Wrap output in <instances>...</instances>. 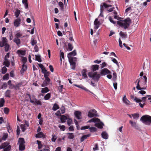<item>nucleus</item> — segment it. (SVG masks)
<instances>
[{"label": "nucleus", "instance_id": "22", "mask_svg": "<svg viewBox=\"0 0 151 151\" xmlns=\"http://www.w3.org/2000/svg\"><path fill=\"white\" fill-rule=\"evenodd\" d=\"M9 143L7 142H5L3 143L0 146V149H2L5 148L8 145Z\"/></svg>", "mask_w": 151, "mask_h": 151}, {"label": "nucleus", "instance_id": "50", "mask_svg": "<svg viewBox=\"0 0 151 151\" xmlns=\"http://www.w3.org/2000/svg\"><path fill=\"white\" fill-rule=\"evenodd\" d=\"M6 128L7 131L9 133H11L12 132V129L9 125H8V126H6Z\"/></svg>", "mask_w": 151, "mask_h": 151}, {"label": "nucleus", "instance_id": "63", "mask_svg": "<svg viewBox=\"0 0 151 151\" xmlns=\"http://www.w3.org/2000/svg\"><path fill=\"white\" fill-rule=\"evenodd\" d=\"M11 147L10 145H8L6 147L4 148V151H9Z\"/></svg>", "mask_w": 151, "mask_h": 151}, {"label": "nucleus", "instance_id": "54", "mask_svg": "<svg viewBox=\"0 0 151 151\" xmlns=\"http://www.w3.org/2000/svg\"><path fill=\"white\" fill-rule=\"evenodd\" d=\"M5 50L6 52H8L9 50L10 47L9 45L7 43L6 45H4Z\"/></svg>", "mask_w": 151, "mask_h": 151}, {"label": "nucleus", "instance_id": "34", "mask_svg": "<svg viewBox=\"0 0 151 151\" xmlns=\"http://www.w3.org/2000/svg\"><path fill=\"white\" fill-rule=\"evenodd\" d=\"M5 61L4 62L3 64L5 65L7 67H9L10 65V62L8 60H4Z\"/></svg>", "mask_w": 151, "mask_h": 151}, {"label": "nucleus", "instance_id": "23", "mask_svg": "<svg viewBox=\"0 0 151 151\" xmlns=\"http://www.w3.org/2000/svg\"><path fill=\"white\" fill-rule=\"evenodd\" d=\"M67 119V117L65 115H63L61 116L60 118V120L62 123L65 122Z\"/></svg>", "mask_w": 151, "mask_h": 151}, {"label": "nucleus", "instance_id": "47", "mask_svg": "<svg viewBox=\"0 0 151 151\" xmlns=\"http://www.w3.org/2000/svg\"><path fill=\"white\" fill-rule=\"evenodd\" d=\"M111 61L114 63L116 64L117 66H119V63L116 60L113 58H111Z\"/></svg>", "mask_w": 151, "mask_h": 151}, {"label": "nucleus", "instance_id": "32", "mask_svg": "<svg viewBox=\"0 0 151 151\" xmlns=\"http://www.w3.org/2000/svg\"><path fill=\"white\" fill-rule=\"evenodd\" d=\"M43 133L42 132H40L36 135L35 137L37 138H41L44 136Z\"/></svg>", "mask_w": 151, "mask_h": 151}, {"label": "nucleus", "instance_id": "62", "mask_svg": "<svg viewBox=\"0 0 151 151\" xmlns=\"http://www.w3.org/2000/svg\"><path fill=\"white\" fill-rule=\"evenodd\" d=\"M22 34L20 32L17 33L15 35V38H19L22 36Z\"/></svg>", "mask_w": 151, "mask_h": 151}, {"label": "nucleus", "instance_id": "58", "mask_svg": "<svg viewBox=\"0 0 151 151\" xmlns=\"http://www.w3.org/2000/svg\"><path fill=\"white\" fill-rule=\"evenodd\" d=\"M9 109L7 107L4 108V111L5 114H8L9 112Z\"/></svg>", "mask_w": 151, "mask_h": 151}, {"label": "nucleus", "instance_id": "46", "mask_svg": "<svg viewBox=\"0 0 151 151\" xmlns=\"http://www.w3.org/2000/svg\"><path fill=\"white\" fill-rule=\"evenodd\" d=\"M25 146L24 144L19 145V150L21 151H23L25 149Z\"/></svg>", "mask_w": 151, "mask_h": 151}, {"label": "nucleus", "instance_id": "40", "mask_svg": "<svg viewBox=\"0 0 151 151\" xmlns=\"http://www.w3.org/2000/svg\"><path fill=\"white\" fill-rule=\"evenodd\" d=\"M18 143L19 145L24 144V143H25V142L24 138H19L18 141Z\"/></svg>", "mask_w": 151, "mask_h": 151}, {"label": "nucleus", "instance_id": "12", "mask_svg": "<svg viewBox=\"0 0 151 151\" xmlns=\"http://www.w3.org/2000/svg\"><path fill=\"white\" fill-rule=\"evenodd\" d=\"M143 69H147L149 70L150 67V63L147 61L146 63H144L143 64Z\"/></svg>", "mask_w": 151, "mask_h": 151}, {"label": "nucleus", "instance_id": "44", "mask_svg": "<svg viewBox=\"0 0 151 151\" xmlns=\"http://www.w3.org/2000/svg\"><path fill=\"white\" fill-rule=\"evenodd\" d=\"M88 116L89 118H91L94 116H95L93 113L92 112V111H91V110L88 112Z\"/></svg>", "mask_w": 151, "mask_h": 151}, {"label": "nucleus", "instance_id": "37", "mask_svg": "<svg viewBox=\"0 0 151 151\" xmlns=\"http://www.w3.org/2000/svg\"><path fill=\"white\" fill-rule=\"evenodd\" d=\"M17 53L19 55H24L25 54V51L19 50L17 51Z\"/></svg>", "mask_w": 151, "mask_h": 151}, {"label": "nucleus", "instance_id": "21", "mask_svg": "<svg viewBox=\"0 0 151 151\" xmlns=\"http://www.w3.org/2000/svg\"><path fill=\"white\" fill-rule=\"evenodd\" d=\"M99 68V65H95L92 66L91 69L94 72L95 71L98 70Z\"/></svg>", "mask_w": 151, "mask_h": 151}, {"label": "nucleus", "instance_id": "35", "mask_svg": "<svg viewBox=\"0 0 151 151\" xmlns=\"http://www.w3.org/2000/svg\"><path fill=\"white\" fill-rule=\"evenodd\" d=\"M35 59L36 61H37L39 62H41L42 60L40 58V56L39 55H35Z\"/></svg>", "mask_w": 151, "mask_h": 151}, {"label": "nucleus", "instance_id": "6", "mask_svg": "<svg viewBox=\"0 0 151 151\" xmlns=\"http://www.w3.org/2000/svg\"><path fill=\"white\" fill-rule=\"evenodd\" d=\"M100 12H103L104 10V7L105 8H106L109 7H111L112 6L111 5L105 3H103L101 4L100 5Z\"/></svg>", "mask_w": 151, "mask_h": 151}, {"label": "nucleus", "instance_id": "13", "mask_svg": "<svg viewBox=\"0 0 151 151\" xmlns=\"http://www.w3.org/2000/svg\"><path fill=\"white\" fill-rule=\"evenodd\" d=\"M74 86L78 88L83 90L87 92H89L90 93H93L91 92L89 90L82 85H79L77 84H74Z\"/></svg>", "mask_w": 151, "mask_h": 151}, {"label": "nucleus", "instance_id": "8", "mask_svg": "<svg viewBox=\"0 0 151 151\" xmlns=\"http://www.w3.org/2000/svg\"><path fill=\"white\" fill-rule=\"evenodd\" d=\"M7 39L5 37H3L1 41L0 42V47H1L4 46L7 44Z\"/></svg>", "mask_w": 151, "mask_h": 151}, {"label": "nucleus", "instance_id": "9", "mask_svg": "<svg viewBox=\"0 0 151 151\" xmlns=\"http://www.w3.org/2000/svg\"><path fill=\"white\" fill-rule=\"evenodd\" d=\"M81 113L79 111H76L74 112V115L78 119H82Z\"/></svg>", "mask_w": 151, "mask_h": 151}, {"label": "nucleus", "instance_id": "14", "mask_svg": "<svg viewBox=\"0 0 151 151\" xmlns=\"http://www.w3.org/2000/svg\"><path fill=\"white\" fill-rule=\"evenodd\" d=\"M97 122L95 124V126L99 129L102 128L103 126L104 125V124L102 122H101L100 121L99 122Z\"/></svg>", "mask_w": 151, "mask_h": 151}, {"label": "nucleus", "instance_id": "56", "mask_svg": "<svg viewBox=\"0 0 151 151\" xmlns=\"http://www.w3.org/2000/svg\"><path fill=\"white\" fill-rule=\"evenodd\" d=\"M68 50L69 51H71L73 49V47L72 44L70 43H68Z\"/></svg>", "mask_w": 151, "mask_h": 151}, {"label": "nucleus", "instance_id": "10", "mask_svg": "<svg viewBox=\"0 0 151 151\" xmlns=\"http://www.w3.org/2000/svg\"><path fill=\"white\" fill-rule=\"evenodd\" d=\"M94 29H98L100 24L99 21H98V18H96L95 19L94 22Z\"/></svg>", "mask_w": 151, "mask_h": 151}, {"label": "nucleus", "instance_id": "15", "mask_svg": "<svg viewBox=\"0 0 151 151\" xmlns=\"http://www.w3.org/2000/svg\"><path fill=\"white\" fill-rule=\"evenodd\" d=\"M23 84V82H21L16 84V85H15L14 90H16L19 89L20 87L22 86Z\"/></svg>", "mask_w": 151, "mask_h": 151}, {"label": "nucleus", "instance_id": "39", "mask_svg": "<svg viewBox=\"0 0 151 151\" xmlns=\"http://www.w3.org/2000/svg\"><path fill=\"white\" fill-rule=\"evenodd\" d=\"M49 91V90L47 87L42 88L41 90V92L42 93H46Z\"/></svg>", "mask_w": 151, "mask_h": 151}, {"label": "nucleus", "instance_id": "26", "mask_svg": "<svg viewBox=\"0 0 151 151\" xmlns=\"http://www.w3.org/2000/svg\"><path fill=\"white\" fill-rule=\"evenodd\" d=\"M27 68V66L25 64H23L22 65V68L20 72L21 73H23L26 71Z\"/></svg>", "mask_w": 151, "mask_h": 151}, {"label": "nucleus", "instance_id": "55", "mask_svg": "<svg viewBox=\"0 0 151 151\" xmlns=\"http://www.w3.org/2000/svg\"><path fill=\"white\" fill-rule=\"evenodd\" d=\"M9 78V75L7 73L3 77V80H7Z\"/></svg>", "mask_w": 151, "mask_h": 151}, {"label": "nucleus", "instance_id": "43", "mask_svg": "<svg viewBox=\"0 0 151 151\" xmlns=\"http://www.w3.org/2000/svg\"><path fill=\"white\" fill-rule=\"evenodd\" d=\"M58 5L60 7V10L63 11L64 9V5L63 3L61 1H60L58 3Z\"/></svg>", "mask_w": 151, "mask_h": 151}, {"label": "nucleus", "instance_id": "18", "mask_svg": "<svg viewBox=\"0 0 151 151\" xmlns=\"http://www.w3.org/2000/svg\"><path fill=\"white\" fill-rule=\"evenodd\" d=\"M131 98L132 99L134 100V101H135L137 103L141 102L142 101V100L136 97L134 98V96L133 95H131Z\"/></svg>", "mask_w": 151, "mask_h": 151}, {"label": "nucleus", "instance_id": "5", "mask_svg": "<svg viewBox=\"0 0 151 151\" xmlns=\"http://www.w3.org/2000/svg\"><path fill=\"white\" fill-rule=\"evenodd\" d=\"M108 74H111V73L107 68H104L101 70L100 74L101 76H105Z\"/></svg>", "mask_w": 151, "mask_h": 151}, {"label": "nucleus", "instance_id": "33", "mask_svg": "<svg viewBox=\"0 0 151 151\" xmlns=\"http://www.w3.org/2000/svg\"><path fill=\"white\" fill-rule=\"evenodd\" d=\"M5 101L4 98H1L0 99V107L3 106L5 103Z\"/></svg>", "mask_w": 151, "mask_h": 151}, {"label": "nucleus", "instance_id": "64", "mask_svg": "<svg viewBox=\"0 0 151 151\" xmlns=\"http://www.w3.org/2000/svg\"><path fill=\"white\" fill-rule=\"evenodd\" d=\"M43 150L45 151H50V148L48 146L45 145Z\"/></svg>", "mask_w": 151, "mask_h": 151}, {"label": "nucleus", "instance_id": "38", "mask_svg": "<svg viewBox=\"0 0 151 151\" xmlns=\"http://www.w3.org/2000/svg\"><path fill=\"white\" fill-rule=\"evenodd\" d=\"M119 34L122 38H126L127 37V35L126 34L123 33L122 31H121L120 32Z\"/></svg>", "mask_w": 151, "mask_h": 151}, {"label": "nucleus", "instance_id": "4", "mask_svg": "<svg viewBox=\"0 0 151 151\" xmlns=\"http://www.w3.org/2000/svg\"><path fill=\"white\" fill-rule=\"evenodd\" d=\"M88 76L92 78L94 81L98 82L101 77V75L97 73V72H89L88 74Z\"/></svg>", "mask_w": 151, "mask_h": 151}, {"label": "nucleus", "instance_id": "20", "mask_svg": "<svg viewBox=\"0 0 151 151\" xmlns=\"http://www.w3.org/2000/svg\"><path fill=\"white\" fill-rule=\"evenodd\" d=\"M123 102L126 105H128L129 104V101L127 99L126 96L124 95L123 98Z\"/></svg>", "mask_w": 151, "mask_h": 151}, {"label": "nucleus", "instance_id": "17", "mask_svg": "<svg viewBox=\"0 0 151 151\" xmlns=\"http://www.w3.org/2000/svg\"><path fill=\"white\" fill-rule=\"evenodd\" d=\"M69 63H75L76 61V58L74 57H68Z\"/></svg>", "mask_w": 151, "mask_h": 151}, {"label": "nucleus", "instance_id": "45", "mask_svg": "<svg viewBox=\"0 0 151 151\" xmlns=\"http://www.w3.org/2000/svg\"><path fill=\"white\" fill-rule=\"evenodd\" d=\"M50 93H48L44 97V99L45 100H48L50 98Z\"/></svg>", "mask_w": 151, "mask_h": 151}, {"label": "nucleus", "instance_id": "49", "mask_svg": "<svg viewBox=\"0 0 151 151\" xmlns=\"http://www.w3.org/2000/svg\"><path fill=\"white\" fill-rule=\"evenodd\" d=\"M91 132H96L97 131V129L95 127H92L89 128Z\"/></svg>", "mask_w": 151, "mask_h": 151}, {"label": "nucleus", "instance_id": "2", "mask_svg": "<svg viewBox=\"0 0 151 151\" xmlns=\"http://www.w3.org/2000/svg\"><path fill=\"white\" fill-rule=\"evenodd\" d=\"M140 81L139 79L136 80L135 83H137L136 88L138 90H145L147 88L146 83L147 81H140V85L139 84Z\"/></svg>", "mask_w": 151, "mask_h": 151}, {"label": "nucleus", "instance_id": "28", "mask_svg": "<svg viewBox=\"0 0 151 151\" xmlns=\"http://www.w3.org/2000/svg\"><path fill=\"white\" fill-rule=\"evenodd\" d=\"M76 55V51L75 50H74L72 52L69 53L68 55V57H72V55L75 56Z\"/></svg>", "mask_w": 151, "mask_h": 151}, {"label": "nucleus", "instance_id": "60", "mask_svg": "<svg viewBox=\"0 0 151 151\" xmlns=\"http://www.w3.org/2000/svg\"><path fill=\"white\" fill-rule=\"evenodd\" d=\"M27 58L26 57H23L22 58V61L23 63V64H25L27 62Z\"/></svg>", "mask_w": 151, "mask_h": 151}, {"label": "nucleus", "instance_id": "11", "mask_svg": "<svg viewBox=\"0 0 151 151\" xmlns=\"http://www.w3.org/2000/svg\"><path fill=\"white\" fill-rule=\"evenodd\" d=\"M21 19L19 18L16 19L14 22V25L15 27H17L19 26L20 24Z\"/></svg>", "mask_w": 151, "mask_h": 151}, {"label": "nucleus", "instance_id": "61", "mask_svg": "<svg viewBox=\"0 0 151 151\" xmlns=\"http://www.w3.org/2000/svg\"><path fill=\"white\" fill-rule=\"evenodd\" d=\"M63 85H59L58 87V89L59 91L60 92H62L63 91Z\"/></svg>", "mask_w": 151, "mask_h": 151}, {"label": "nucleus", "instance_id": "31", "mask_svg": "<svg viewBox=\"0 0 151 151\" xmlns=\"http://www.w3.org/2000/svg\"><path fill=\"white\" fill-rule=\"evenodd\" d=\"M90 136V134H88L87 135L83 136L81 139V142H82L84 140L87 139L88 137Z\"/></svg>", "mask_w": 151, "mask_h": 151}, {"label": "nucleus", "instance_id": "25", "mask_svg": "<svg viewBox=\"0 0 151 151\" xmlns=\"http://www.w3.org/2000/svg\"><path fill=\"white\" fill-rule=\"evenodd\" d=\"M68 138L69 139H73L74 137V134L72 133H68L67 134Z\"/></svg>", "mask_w": 151, "mask_h": 151}, {"label": "nucleus", "instance_id": "16", "mask_svg": "<svg viewBox=\"0 0 151 151\" xmlns=\"http://www.w3.org/2000/svg\"><path fill=\"white\" fill-rule=\"evenodd\" d=\"M100 121V119L98 118H93L89 120L88 122H99Z\"/></svg>", "mask_w": 151, "mask_h": 151}, {"label": "nucleus", "instance_id": "3", "mask_svg": "<svg viewBox=\"0 0 151 151\" xmlns=\"http://www.w3.org/2000/svg\"><path fill=\"white\" fill-rule=\"evenodd\" d=\"M140 120L146 125L151 124V116L148 115H145L141 117Z\"/></svg>", "mask_w": 151, "mask_h": 151}, {"label": "nucleus", "instance_id": "42", "mask_svg": "<svg viewBox=\"0 0 151 151\" xmlns=\"http://www.w3.org/2000/svg\"><path fill=\"white\" fill-rule=\"evenodd\" d=\"M8 134L7 133H4L3 134V137H2V139L3 140H5L8 137Z\"/></svg>", "mask_w": 151, "mask_h": 151}, {"label": "nucleus", "instance_id": "53", "mask_svg": "<svg viewBox=\"0 0 151 151\" xmlns=\"http://www.w3.org/2000/svg\"><path fill=\"white\" fill-rule=\"evenodd\" d=\"M71 68L73 69H75L76 67L75 63H70Z\"/></svg>", "mask_w": 151, "mask_h": 151}, {"label": "nucleus", "instance_id": "48", "mask_svg": "<svg viewBox=\"0 0 151 151\" xmlns=\"http://www.w3.org/2000/svg\"><path fill=\"white\" fill-rule=\"evenodd\" d=\"M10 91L9 90H7L5 92V96L10 98Z\"/></svg>", "mask_w": 151, "mask_h": 151}, {"label": "nucleus", "instance_id": "59", "mask_svg": "<svg viewBox=\"0 0 151 151\" xmlns=\"http://www.w3.org/2000/svg\"><path fill=\"white\" fill-rule=\"evenodd\" d=\"M114 18H115V19H116L117 20H119V17H118V16H117V12L116 11H114Z\"/></svg>", "mask_w": 151, "mask_h": 151}, {"label": "nucleus", "instance_id": "19", "mask_svg": "<svg viewBox=\"0 0 151 151\" xmlns=\"http://www.w3.org/2000/svg\"><path fill=\"white\" fill-rule=\"evenodd\" d=\"M101 135L102 136V137L104 139H107L108 138V134L107 133V132H103L101 134Z\"/></svg>", "mask_w": 151, "mask_h": 151}, {"label": "nucleus", "instance_id": "41", "mask_svg": "<svg viewBox=\"0 0 151 151\" xmlns=\"http://www.w3.org/2000/svg\"><path fill=\"white\" fill-rule=\"evenodd\" d=\"M27 0H22V2L24 4L26 9H27L28 7V4L27 3Z\"/></svg>", "mask_w": 151, "mask_h": 151}, {"label": "nucleus", "instance_id": "1", "mask_svg": "<svg viewBox=\"0 0 151 151\" xmlns=\"http://www.w3.org/2000/svg\"><path fill=\"white\" fill-rule=\"evenodd\" d=\"M131 20L129 18H127L122 22L117 21V24L122 27H124L125 29L128 28L131 23Z\"/></svg>", "mask_w": 151, "mask_h": 151}, {"label": "nucleus", "instance_id": "52", "mask_svg": "<svg viewBox=\"0 0 151 151\" xmlns=\"http://www.w3.org/2000/svg\"><path fill=\"white\" fill-rule=\"evenodd\" d=\"M7 70V68L5 66H4L2 68L1 72L2 74H4L6 72Z\"/></svg>", "mask_w": 151, "mask_h": 151}, {"label": "nucleus", "instance_id": "24", "mask_svg": "<svg viewBox=\"0 0 151 151\" xmlns=\"http://www.w3.org/2000/svg\"><path fill=\"white\" fill-rule=\"evenodd\" d=\"M86 72L87 70L86 69H83L81 72L82 76L84 78H87Z\"/></svg>", "mask_w": 151, "mask_h": 151}, {"label": "nucleus", "instance_id": "57", "mask_svg": "<svg viewBox=\"0 0 151 151\" xmlns=\"http://www.w3.org/2000/svg\"><path fill=\"white\" fill-rule=\"evenodd\" d=\"M132 116L134 119H137L139 117V114H133Z\"/></svg>", "mask_w": 151, "mask_h": 151}, {"label": "nucleus", "instance_id": "7", "mask_svg": "<svg viewBox=\"0 0 151 151\" xmlns=\"http://www.w3.org/2000/svg\"><path fill=\"white\" fill-rule=\"evenodd\" d=\"M27 95L29 97L30 99V102L31 103H34L35 104H36L37 105H41V103L40 101L37 100V99L35 98L33 99V100H32L31 98L30 95L29 94H27Z\"/></svg>", "mask_w": 151, "mask_h": 151}, {"label": "nucleus", "instance_id": "30", "mask_svg": "<svg viewBox=\"0 0 151 151\" xmlns=\"http://www.w3.org/2000/svg\"><path fill=\"white\" fill-rule=\"evenodd\" d=\"M13 41L17 45H19L20 44V40L19 38L15 37Z\"/></svg>", "mask_w": 151, "mask_h": 151}, {"label": "nucleus", "instance_id": "27", "mask_svg": "<svg viewBox=\"0 0 151 151\" xmlns=\"http://www.w3.org/2000/svg\"><path fill=\"white\" fill-rule=\"evenodd\" d=\"M50 80L48 77L47 78H45V80L43 82V85H44V86H46L47 84L50 83Z\"/></svg>", "mask_w": 151, "mask_h": 151}, {"label": "nucleus", "instance_id": "36", "mask_svg": "<svg viewBox=\"0 0 151 151\" xmlns=\"http://www.w3.org/2000/svg\"><path fill=\"white\" fill-rule=\"evenodd\" d=\"M59 108V106L57 104L55 103L53 105L52 109L53 111H55Z\"/></svg>", "mask_w": 151, "mask_h": 151}, {"label": "nucleus", "instance_id": "51", "mask_svg": "<svg viewBox=\"0 0 151 151\" xmlns=\"http://www.w3.org/2000/svg\"><path fill=\"white\" fill-rule=\"evenodd\" d=\"M57 138V137L55 134H52V138L51 141L53 142H55Z\"/></svg>", "mask_w": 151, "mask_h": 151}, {"label": "nucleus", "instance_id": "29", "mask_svg": "<svg viewBox=\"0 0 151 151\" xmlns=\"http://www.w3.org/2000/svg\"><path fill=\"white\" fill-rule=\"evenodd\" d=\"M129 123L131 124V126L132 127L134 128L137 129L138 128V126L137 125L136 123L135 122H133L131 120L129 121Z\"/></svg>", "mask_w": 151, "mask_h": 151}]
</instances>
